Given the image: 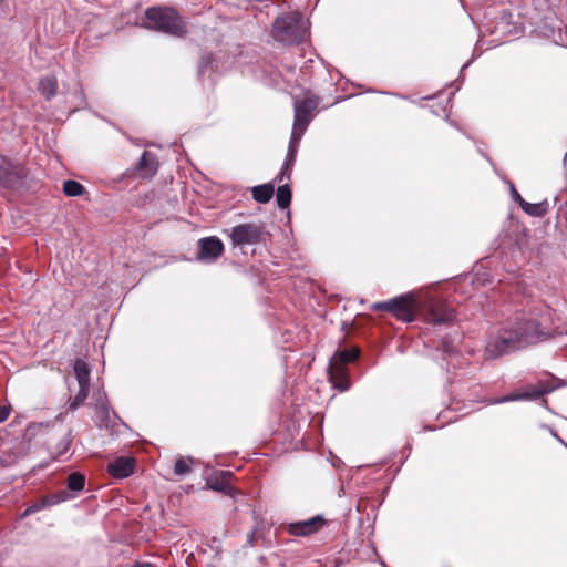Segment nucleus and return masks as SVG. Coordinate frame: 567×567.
Here are the masks:
<instances>
[{"mask_svg": "<svg viewBox=\"0 0 567 567\" xmlns=\"http://www.w3.org/2000/svg\"><path fill=\"white\" fill-rule=\"evenodd\" d=\"M142 25L176 38H184L187 34L185 22L178 12L171 7L147 8Z\"/></svg>", "mask_w": 567, "mask_h": 567, "instance_id": "nucleus-1", "label": "nucleus"}, {"mask_svg": "<svg viewBox=\"0 0 567 567\" xmlns=\"http://www.w3.org/2000/svg\"><path fill=\"white\" fill-rule=\"evenodd\" d=\"M303 16L299 11L284 13L274 21L271 35L285 45L299 44L306 34Z\"/></svg>", "mask_w": 567, "mask_h": 567, "instance_id": "nucleus-2", "label": "nucleus"}, {"mask_svg": "<svg viewBox=\"0 0 567 567\" xmlns=\"http://www.w3.org/2000/svg\"><path fill=\"white\" fill-rule=\"evenodd\" d=\"M522 349L517 334L513 327L499 330L497 336H492L485 347V353L488 359H498Z\"/></svg>", "mask_w": 567, "mask_h": 567, "instance_id": "nucleus-3", "label": "nucleus"}, {"mask_svg": "<svg viewBox=\"0 0 567 567\" xmlns=\"http://www.w3.org/2000/svg\"><path fill=\"white\" fill-rule=\"evenodd\" d=\"M373 309L392 312L399 320L412 322L415 319L416 300L413 295H402L385 302H377Z\"/></svg>", "mask_w": 567, "mask_h": 567, "instance_id": "nucleus-4", "label": "nucleus"}, {"mask_svg": "<svg viewBox=\"0 0 567 567\" xmlns=\"http://www.w3.org/2000/svg\"><path fill=\"white\" fill-rule=\"evenodd\" d=\"M262 223H245L233 227L229 230V238L234 247L243 248L246 245H257L264 241L266 235Z\"/></svg>", "mask_w": 567, "mask_h": 567, "instance_id": "nucleus-5", "label": "nucleus"}, {"mask_svg": "<svg viewBox=\"0 0 567 567\" xmlns=\"http://www.w3.org/2000/svg\"><path fill=\"white\" fill-rule=\"evenodd\" d=\"M28 176L27 168L18 162H12L7 157L0 158V187L7 189H17L23 185Z\"/></svg>", "mask_w": 567, "mask_h": 567, "instance_id": "nucleus-6", "label": "nucleus"}, {"mask_svg": "<svg viewBox=\"0 0 567 567\" xmlns=\"http://www.w3.org/2000/svg\"><path fill=\"white\" fill-rule=\"evenodd\" d=\"M28 176L27 168L18 162H12L7 157L0 158V187L7 189H17L23 185Z\"/></svg>", "mask_w": 567, "mask_h": 567, "instance_id": "nucleus-7", "label": "nucleus"}, {"mask_svg": "<svg viewBox=\"0 0 567 567\" xmlns=\"http://www.w3.org/2000/svg\"><path fill=\"white\" fill-rule=\"evenodd\" d=\"M522 348L544 341L549 333L540 328L535 319H520L513 326Z\"/></svg>", "mask_w": 567, "mask_h": 567, "instance_id": "nucleus-8", "label": "nucleus"}, {"mask_svg": "<svg viewBox=\"0 0 567 567\" xmlns=\"http://www.w3.org/2000/svg\"><path fill=\"white\" fill-rule=\"evenodd\" d=\"M320 103V97L310 94L302 100H296L293 103L295 109V127L305 131L309 123L315 117V113Z\"/></svg>", "mask_w": 567, "mask_h": 567, "instance_id": "nucleus-9", "label": "nucleus"}, {"mask_svg": "<svg viewBox=\"0 0 567 567\" xmlns=\"http://www.w3.org/2000/svg\"><path fill=\"white\" fill-rule=\"evenodd\" d=\"M158 169L157 156L148 151H144L136 165L126 172V176L141 177L144 179L153 178Z\"/></svg>", "mask_w": 567, "mask_h": 567, "instance_id": "nucleus-10", "label": "nucleus"}, {"mask_svg": "<svg viewBox=\"0 0 567 567\" xmlns=\"http://www.w3.org/2000/svg\"><path fill=\"white\" fill-rule=\"evenodd\" d=\"M197 247V259L204 262L216 261L225 250L223 241L216 236L200 238Z\"/></svg>", "mask_w": 567, "mask_h": 567, "instance_id": "nucleus-11", "label": "nucleus"}, {"mask_svg": "<svg viewBox=\"0 0 567 567\" xmlns=\"http://www.w3.org/2000/svg\"><path fill=\"white\" fill-rule=\"evenodd\" d=\"M425 317L432 324H442L451 322L454 319L455 313L454 310L444 301L431 300L429 302Z\"/></svg>", "mask_w": 567, "mask_h": 567, "instance_id": "nucleus-12", "label": "nucleus"}, {"mask_svg": "<svg viewBox=\"0 0 567 567\" xmlns=\"http://www.w3.org/2000/svg\"><path fill=\"white\" fill-rule=\"evenodd\" d=\"M326 523L322 515H317L307 520L289 524L288 532L293 536H309L322 528Z\"/></svg>", "mask_w": 567, "mask_h": 567, "instance_id": "nucleus-13", "label": "nucleus"}, {"mask_svg": "<svg viewBox=\"0 0 567 567\" xmlns=\"http://www.w3.org/2000/svg\"><path fill=\"white\" fill-rule=\"evenodd\" d=\"M135 460L120 456L107 464V473L114 478H126L134 473Z\"/></svg>", "mask_w": 567, "mask_h": 567, "instance_id": "nucleus-14", "label": "nucleus"}, {"mask_svg": "<svg viewBox=\"0 0 567 567\" xmlns=\"http://www.w3.org/2000/svg\"><path fill=\"white\" fill-rule=\"evenodd\" d=\"M328 379L332 383L333 388L341 392L347 391L350 388L349 371L347 367L329 363Z\"/></svg>", "mask_w": 567, "mask_h": 567, "instance_id": "nucleus-15", "label": "nucleus"}, {"mask_svg": "<svg viewBox=\"0 0 567 567\" xmlns=\"http://www.w3.org/2000/svg\"><path fill=\"white\" fill-rule=\"evenodd\" d=\"M231 473L228 471L216 472L207 478V486L210 489L230 494L233 487L229 484Z\"/></svg>", "mask_w": 567, "mask_h": 567, "instance_id": "nucleus-16", "label": "nucleus"}, {"mask_svg": "<svg viewBox=\"0 0 567 567\" xmlns=\"http://www.w3.org/2000/svg\"><path fill=\"white\" fill-rule=\"evenodd\" d=\"M359 354L360 349L355 347L352 349H338L329 360V363L347 367L348 363L354 362Z\"/></svg>", "mask_w": 567, "mask_h": 567, "instance_id": "nucleus-17", "label": "nucleus"}, {"mask_svg": "<svg viewBox=\"0 0 567 567\" xmlns=\"http://www.w3.org/2000/svg\"><path fill=\"white\" fill-rule=\"evenodd\" d=\"M274 193L275 185L272 183L257 185L251 188L254 200L260 204H267L272 198Z\"/></svg>", "mask_w": 567, "mask_h": 567, "instance_id": "nucleus-18", "label": "nucleus"}, {"mask_svg": "<svg viewBox=\"0 0 567 567\" xmlns=\"http://www.w3.org/2000/svg\"><path fill=\"white\" fill-rule=\"evenodd\" d=\"M73 371L79 385H90L91 369L84 360L76 359L73 363Z\"/></svg>", "mask_w": 567, "mask_h": 567, "instance_id": "nucleus-19", "label": "nucleus"}, {"mask_svg": "<svg viewBox=\"0 0 567 567\" xmlns=\"http://www.w3.org/2000/svg\"><path fill=\"white\" fill-rule=\"evenodd\" d=\"M38 90L48 101H50L56 94V79L54 76H45L40 79L38 83Z\"/></svg>", "mask_w": 567, "mask_h": 567, "instance_id": "nucleus-20", "label": "nucleus"}, {"mask_svg": "<svg viewBox=\"0 0 567 567\" xmlns=\"http://www.w3.org/2000/svg\"><path fill=\"white\" fill-rule=\"evenodd\" d=\"M522 209L533 217H544L549 210V204L546 199L536 204L525 202Z\"/></svg>", "mask_w": 567, "mask_h": 567, "instance_id": "nucleus-21", "label": "nucleus"}, {"mask_svg": "<svg viewBox=\"0 0 567 567\" xmlns=\"http://www.w3.org/2000/svg\"><path fill=\"white\" fill-rule=\"evenodd\" d=\"M60 501H61V498H59L56 496H52L51 498L42 497L41 499H39L35 503L28 506L25 508V511L23 512L22 517H28V516L43 509L44 507H47L49 505L58 504Z\"/></svg>", "mask_w": 567, "mask_h": 567, "instance_id": "nucleus-22", "label": "nucleus"}, {"mask_svg": "<svg viewBox=\"0 0 567 567\" xmlns=\"http://www.w3.org/2000/svg\"><path fill=\"white\" fill-rule=\"evenodd\" d=\"M291 197H292V193H291V188H290L289 184H285V185H281L278 187L277 194H276V199H277V204H278L279 208H281V209L288 208L291 204Z\"/></svg>", "mask_w": 567, "mask_h": 567, "instance_id": "nucleus-23", "label": "nucleus"}, {"mask_svg": "<svg viewBox=\"0 0 567 567\" xmlns=\"http://www.w3.org/2000/svg\"><path fill=\"white\" fill-rule=\"evenodd\" d=\"M90 385H79V392L74 398H70L68 401V410L74 411L84 404L87 399Z\"/></svg>", "mask_w": 567, "mask_h": 567, "instance_id": "nucleus-24", "label": "nucleus"}, {"mask_svg": "<svg viewBox=\"0 0 567 567\" xmlns=\"http://www.w3.org/2000/svg\"><path fill=\"white\" fill-rule=\"evenodd\" d=\"M296 154H292V152H287L286 161L282 165V168L278 176L276 177V181L278 183L284 182L285 179L290 181L291 177V171L296 161Z\"/></svg>", "mask_w": 567, "mask_h": 567, "instance_id": "nucleus-25", "label": "nucleus"}, {"mask_svg": "<svg viewBox=\"0 0 567 567\" xmlns=\"http://www.w3.org/2000/svg\"><path fill=\"white\" fill-rule=\"evenodd\" d=\"M296 154H292V152H287L286 161L282 165V168L278 176L276 177V181L278 183L284 182L285 179L290 181L291 177V171L296 161Z\"/></svg>", "mask_w": 567, "mask_h": 567, "instance_id": "nucleus-26", "label": "nucleus"}, {"mask_svg": "<svg viewBox=\"0 0 567 567\" xmlns=\"http://www.w3.org/2000/svg\"><path fill=\"white\" fill-rule=\"evenodd\" d=\"M66 486L72 492H80L85 486V476L80 472H73L68 476Z\"/></svg>", "mask_w": 567, "mask_h": 567, "instance_id": "nucleus-27", "label": "nucleus"}, {"mask_svg": "<svg viewBox=\"0 0 567 567\" xmlns=\"http://www.w3.org/2000/svg\"><path fill=\"white\" fill-rule=\"evenodd\" d=\"M63 192L66 196L76 197L81 196L85 192V188L79 182L68 179L63 183Z\"/></svg>", "mask_w": 567, "mask_h": 567, "instance_id": "nucleus-28", "label": "nucleus"}, {"mask_svg": "<svg viewBox=\"0 0 567 567\" xmlns=\"http://www.w3.org/2000/svg\"><path fill=\"white\" fill-rule=\"evenodd\" d=\"M190 464H193V458L192 457H179L176 460L175 462V465H174V473L178 476H183V475H186L188 474L192 468H190Z\"/></svg>", "mask_w": 567, "mask_h": 567, "instance_id": "nucleus-29", "label": "nucleus"}, {"mask_svg": "<svg viewBox=\"0 0 567 567\" xmlns=\"http://www.w3.org/2000/svg\"><path fill=\"white\" fill-rule=\"evenodd\" d=\"M550 391L551 389H548L543 383H539L538 385L527 386V389L522 393L532 395L526 398V400H536Z\"/></svg>", "mask_w": 567, "mask_h": 567, "instance_id": "nucleus-30", "label": "nucleus"}, {"mask_svg": "<svg viewBox=\"0 0 567 567\" xmlns=\"http://www.w3.org/2000/svg\"><path fill=\"white\" fill-rule=\"evenodd\" d=\"M72 441H73V435H72V430L70 429L56 445V450H58L56 453H58L59 457H62L63 455H65L69 452Z\"/></svg>", "mask_w": 567, "mask_h": 567, "instance_id": "nucleus-31", "label": "nucleus"}, {"mask_svg": "<svg viewBox=\"0 0 567 567\" xmlns=\"http://www.w3.org/2000/svg\"><path fill=\"white\" fill-rule=\"evenodd\" d=\"M528 396H530V395L523 394L522 392H515V393H509L507 395H504L502 398L494 399L492 401V403L498 404V403H505V402H511V401H520V400H526V398H528Z\"/></svg>", "mask_w": 567, "mask_h": 567, "instance_id": "nucleus-32", "label": "nucleus"}, {"mask_svg": "<svg viewBox=\"0 0 567 567\" xmlns=\"http://www.w3.org/2000/svg\"><path fill=\"white\" fill-rule=\"evenodd\" d=\"M214 63V56L212 53H205L200 56L198 64V73L204 74L208 68H212Z\"/></svg>", "mask_w": 567, "mask_h": 567, "instance_id": "nucleus-33", "label": "nucleus"}, {"mask_svg": "<svg viewBox=\"0 0 567 567\" xmlns=\"http://www.w3.org/2000/svg\"><path fill=\"white\" fill-rule=\"evenodd\" d=\"M298 145H299V136L296 135L295 133H292L290 142H289L288 152H292V154L297 155Z\"/></svg>", "mask_w": 567, "mask_h": 567, "instance_id": "nucleus-34", "label": "nucleus"}, {"mask_svg": "<svg viewBox=\"0 0 567 567\" xmlns=\"http://www.w3.org/2000/svg\"><path fill=\"white\" fill-rule=\"evenodd\" d=\"M511 193H512V197L513 199L519 204V206L522 207V204H524L526 200L520 196V194L516 190V188L514 187V185H511Z\"/></svg>", "mask_w": 567, "mask_h": 567, "instance_id": "nucleus-35", "label": "nucleus"}, {"mask_svg": "<svg viewBox=\"0 0 567 567\" xmlns=\"http://www.w3.org/2000/svg\"><path fill=\"white\" fill-rule=\"evenodd\" d=\"M10 406H7V405H2L0 406V423L4 422L9 414H10Z\"/></svg>", "mask_w": 567, "mask_h": 567, "instance_id": "nucleus-36", "label": "nucleus"}, {"mask_svg": "<svg viewBox=\"0 0 567 567\" xmlns=\"http://www.w3.org/2000/svg\"><path fill=\"white\" fill-rule=\"evenodd\" d=\"M441 348L444 353L452 354L454 352V346L449 341H443Z\"/></svg>", "mask_w": 567, "mask_h": 567, "instance_id": "nucleus-37", "label": "nucleus"}, {"mask_svg": "<svg viewBox=\"0 0 567 567\" xmlns=\"http://www.w3.org/2000/svg\"><path fill=\"white\" fill-rule=\"evenodd\" d=\"M255 542H256V532L251 530L247 534L246 544L248 547H252L255 545Z\"/></svg>", "mask_w": 567, "mask_h": 567, "instance_id": "nucleus-38", "label": "nucleus"}, {"mask_svg": "<svg viewBox=\"0 0 567 567\" xmlns=\"http://www.w3.org/2000/svg\"><path fill=\"white\" fill-rule=\"evenodd\" d=\"M215 557H216L218 560H220V557H219V553H218V551L216 553Z\"/></svg>", "mask_w": 567, "mask_h": 567, "instance_id": "nucleus-39", "label": "nucleus"}]
</instances>
